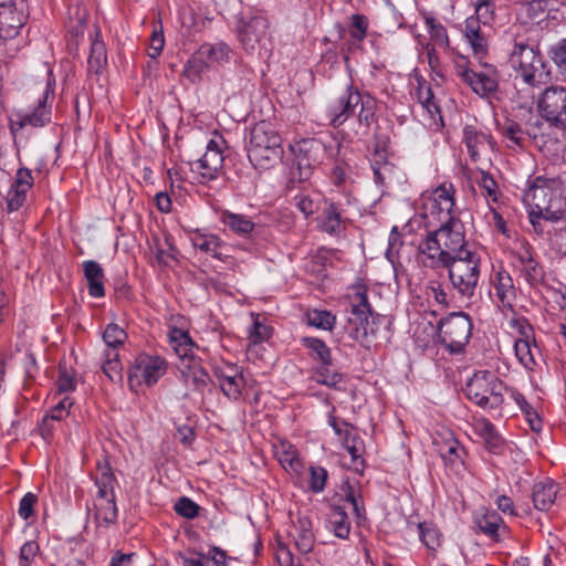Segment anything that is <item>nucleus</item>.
Returning <instances> with one entry per match:
<instances>
[{
  "instance_id": "f257e3e1",
  "label": "nucleus",
  "mask_w": 566,
  "mask_h": 566,
  "mask_svg": "<svg viewBox=\"0 0 566 566\" xmlns=\"http://www.w3.org/2000/svg\"><path fill=\"white\" fill-rule=\"evenodd\" d=\"M440 222V227L428 231L418 245L420 263L426 269L447 264L473 250L465 240L464 224L458 217H448Z\"/></svg>"
},
{
  "instance_id": "f03ea898",
  "label": "nucleus",
  "mask_w": 566,
  "mask_h": 566,
  "mask_svg": "<svg viewBox=\"0 0 566 566\" xmlns=\"http://www.w3.org/2000/svg\"><path fill=\"white\" fill-rule=\"evenodd\" d=\"M524 201L531 207L528 218L536 233H544L543 224L566 211L560 182L555 179L537 177L525 191Z\"/></svg>"
},
{
  "instance_id": "7ed1b4c3",
  "label": "nucleus",
  "mask_w": 566,
  "mask_h": 566,
  "mask_svg": "<svg viewBox=\"0 0 566 566\" xmlns=\"http://www.w3.org/2000/svg\"><path fill=\"white\" fill-rule=\"evenodd\" d=\"M247 150L255 168L269 169L282 158V138L271 124L260 122L250 130Z\"/></svg>"
},
{
  "instance_id": "20e7f679",
  "label": "nucleus",
  "mask_w": 566,
  "mask_h": 566,
  "mask_svg": "<svg viewBox=\"0 0 566 566\" xmlns=\"http://www.w3.org/2000/svg\"><path fill=\"white\" fill-rule=\"evenodd\" d=\"M481 258L475 251L465 252L453 258L443 265H436L430 270H448V276L453 290L465 298H471L476 290L480 279Z\"/></svg>"
},
{
  "instance_id": "39448f33",
  "label": "nucleus",
  "mask_w": 566,
  "mask_h": 566,
  "mask_svg": "<svg viewBox=\"0 0 566 566\" xmlns=\"http://www.w3.org/2000/svg\"><path fill=\"white\" fill-rule=\"evenodd\" d=\"M511 66L530 86H538L551 77L549 67L541 52L534 46L516 42L510 53Z\"/></svg>"
},
{
  "instance_id": "423d86ee",
  "label": "nucleus",
  "mask_w": 566,
  "mask_h": 566,
  "mask_svg": "<svg viewBox=\"0 0 566 566\" xmlns=\"http://www.w3.org/2000/svg\"><path fill=\"white\" fill-rule=\"evenodd\" d=\"M504 382L490 370H479L469 379L465 396L483 409L496 410L504 402Z\"/></svg>"
},
{
  "instance_id": "0eeeda50",
  "label": "nucleus",
  "mask_w": 566,
  "mask_h": 566,
  "mask_svg": "<svg viewBox=\"0 0 566 566\" xmlns=\"http://www.w3.org/2000/svg\"><path fill=\"white\" fill-rule=\"evenodd\" d=\"M380 319L381 317L371 311L366 292L358 291L355 295V302L352 303L348 317L347 331L349 337L361 346L369 348L377 334Z\"/></svg>"
},
{
  "instance_id": "6e6552de",
  "label": "nucleus",
  "mask_w": 566,
  "mask_h": 566,
  "mask_svg": "<svg viewBox=\"0 0 566 566\" xmlns=\"http://www.w3.org/2000/svg\"><path fill=\"white\" fill-rule=\"evenodd\" d=\"M457 76L480 96H489L497 91L499 73L494 65L480 62L474 69L465 60L455 62Z\"/></svg>"
},
{
  "instance_id": "1a4fd4ad",
  "label": "nucleus",
  "mask_w": 566,
  "mask_h": 566,
  "mask_svg": "<svg viewBox=\"0 0 566 566\" xmlns=\"http://www.w3.org/2000/svg\"><path fill=\"white\" fill-rule=\"evenodd\" d=\"M524 132L527 138L543 153H552L558 149L560 138L566 133V127H559L545 116L530 114L524 122Z\"/></svg>"
},
{
  "instance_id": "9d476101",
  "label": "nucleus",
  "mask_w": 566,
  "mask_h": 566,
  "mask_svg": "<svg viewBox=\"0 0 566 566\" xmlns=\"http://www.w3.org/2000/svg\"><path fill=\"white\" fill-rule=\"evenodd\" d=\"M472 322L464 312L451 313L439 322V338L453 354L461 353L471 337Z\"/></svg>"
},
{
  "instance_id": "9b49d317",
  "label": "nucleus",
  "mask_w": 566,
  "mask_h": 566,
  "mask_svg": "<svg viewBox=\"0 0 566 566\" xmlns=\"http://www.w3.org/2000/svg\"><path fill=\"white\" fill-rule=\"evenodd\" d=\"M167 361L157 355H138L128 370V386L138 392L143 385L151 387L167 373Z\"/></svg>"
},
{
  "instance_id": "f8f14e48",
  "label": "nucleus",
  "mask_w": 566,
  "mask_h": 566,
  "mask_svg": "<svg viewBox=\"0 0 566 566\" xmlns=\"http://www.w3.org/2000/svg\"><path fill=\"white\" fill-rule=\"evenodd\" d=\"M230 55L231 49L224 42L203 43L187 62L184 74L191 82H196L210 66L229 62Z\"/></svg>"
},
{
  "instance_id": "ddd939ff",
  "label": "nucleus",
  "mask_w": 566,
  "mask_h": 566,
  "mask_svg": "<svg viewBox=\"0 0 566 566\" xmlns=\"http://www.w3.org/2000/svg\"><path fill=\"white\" fill-rule=\"evenodd\" d=\"M237 34L243 49L254 53L256 49L265 45L269 38V20L262 11L242 15L237 23Z\"/></svg>"
},
{
  "instance_id": "4468645a",
  "label": "nucleus",
  "mask_w": 566,
  "mask_h": 566,
  "mask_svg": "<svg viewBox=\"0 0 566 566\" xmlns=\"http://www.w3.org/2000/svg\"><path fill=\"white\" fill-rule=\"evenodd\" d=\"M50 94H53V90L48 81L42 97L32 111L18 109L10 114L9 129L14 138H17L18 134L27 126L41 128L51 122V106L46 105Z\"/></svg>"
},
{
  "instance_id": "2eb2a0df",
  "label": "nucleus",
  "mask_w": 566,
  "mask_h": 566,
  "mask_svg": "<svg viewBox=\"0 0 566 566\" xmlns=\"http://www.w3.org/2000/svg\"><path fill=\"white\" fill-rule=\"evenodd\" d=\"M537 109L542 116L559 127H566V86L551 85L537 97Z\"/></svg>"
},
{
  "instance_id": "dca6fc26",
  "label": "nucleus",
  "mask_w": 566,
  "mask_h": 566,
  "mask_svg": "<svg viewBox=\"0 0 566 566\" xmlns=\"http://www.w3.org/2000/svg\"><path fill=\"white\" fill-rule=\"evenodd\" d=\"M361 94L354 85L346 86L344 92L327 105L326 119L334 128L342 126L350 116L356 114Z\"/></svg>"
},
{
  "instance_id": "f3484780",
  "label": "nucleus",
  "mask_w": 566,
  "mask_h": 566,
  "mask_svg": "<svg viewBox=\"0 0 566 566\" xmlns=\"http://www.w3.org/2000/svg\"><path fill=\"white\" fill-rule=\"evenodd\" d=\"M224 157L217 143L210 140L201 158L190 163V169L198 175V182L205 184L218 177L223 167Z\"/></svg>"
},
{
  "instance_id": "a211bd4d",
  "label": "nucleus",
  "mask_w": 566,
  "mask_h": 566,
  "mask_svg": "<svg viewBox=\"0 0 566 566\" xmlns=\"http://www.w3.org/2000/svg\"><path fill=\"white\" fill-rule=\"evenodd\" d=\"M315 221L318 231L331 237H340L347 228L348 219L339 203L325 200Z\"/></svg>"
},
{
  "instance_id": "6ab92c4d",
  "label": "nucleus",
  "mask_w": 566,
  "mask_h": 566,
  "mask_svg": "<svg viewBox=\"0 0 566 566\" xmlns=\"http://www.w3.org/2000/svg\"><path fill=\"white\" fill-rule=\"evenodd\" d=\"M33 186L32 172L28 168H20L15 174L13 184L6 196L9 212L19 210L27 201L29 190Z\"/></svg>"
},
{
  "instance_id": "aec40b11",
  "label": "nucleus",
  "mask_w": 566,
  "mask_h": 566,
  "mask_svg": "<svg viewBox=\"0 0 566 566\" xmlns=\"http://www.w3.org/2000/svg\"><path fill=\"white\" fill-rule=\"evenodd\" d=\"M292 150L296 158L308 163L312 167L321 165L326 156L325 144L316 138L300 140Z\"/></svg>"
},
{
  "instance_id": "412c9836",
  "label": "nucleus",
  "mask_w": 566,
  "mask_h": 566,
  "mask_svg": "<svg viewBox=\"0 0 566 566\" xmlns=\"http://www.w3.org/2000/svg\"><path fill=\"white\" fill-rule=\"evenodd\" d=\"M178 369L186 385H191L195 390L202 391L207 387L210 377L197 357L180 361Z\"/></svg>"
},
{
  "instance_id": "4be33fe9",
  "label": "nucleus",
  "mask_w": 566,
  "mask_h": 566,
  "mask_svg": "<svg viewBox=\"0 0 566 566\" xmlns=\"http://www.w3.org/2000/svg\"><path fill=\"white\" fill-rule=\"evenodd\" d=\"M454 188L451 184H443L433 191L431 202V214L437 213L439 221L454 217L452 214L454 208Z\"/></svg>"
},
{
  "instance_id": "5701e85b",
  "label": "nucleus",
  "mask_w": 566,
  "mask_h": 566,
  "mask_svg": "<svg viewBox=\"0 0 566 566\" xmlns=\"http://www.w3.org/2000/svg\"><path fill=\"white\" fill-rule=\"evenodd\" d=\"M463 142L471 160L476 163L480 160L481 153L491 144V137L478 130L475 127L468 125L463 128Z\"/></svg>"
},
{
  "instance_id": "b1692460",
  "label": "nucleus",
  "mask_w": 566,
  "mask_h": 566,
  "mask_svg": "<svg viewBox=\"0 0 566 566\" xmlns=\"http://www.w3.org/2000/svg\"><path fill=\"white\" fill-rule=\"evenodd\" d=\"M84 276L87 281L88 294L99 298L105 295L104 271L99 263L93 260L83 263Z\"/></svg>"
},
{
  "instance_id": "393cba45",
  "label": "nucleus",
  "mask_w": 566,
  "mask_h": 566,
  "mask_svg": "<svg viewBox=\"0 0 566 566\" xmlns=\"http://www.w3.org/2000/svg\"><path fill=\"white\" fill-rule=\"evenodd\" d=\"M464 35L471 45L474 55L483 57L489 48L488 39L474 17H470L465 20Z\"/></svg>"
},
{
  "instance_id": "a878e982",
  "label": "nucleus",
  "mask_w": 566,
  "mask_h": 566,
  "mask_svg": "<svg viewBox=\"0 0 566 566\" xmlns=\"http://www.w3.org/2000/svg\"><path fill=\"white\" fill-rule=\"evenodd\" d=\"M358 129L357 135L367 136L371 124L376 122V101L369 94H364L356 109Z\"/></svg>"
},
{
  "instance_id": "bb28decb",
  "label": "nucleus",
  "mask_w": 566,
  "mask_h": 566,
  "mask_svg": "<svg viewBox=\"0 0 566 566\" xmlns=\"http://www.w3.org/2000/svg\"><path fill=\"white\" fill-rule=\"evenodd\" d=\"M168 337L169 344L176 355L180 358V361L195 357L193 350L197 346L190 338L188 332L175 327L169 332Z\"/></svg>"
},
{
  "instance_id": "cd10ccee",
  "label": "nucleus",
  "mask_w": 566,
  "mask_h": 566,
  "mask_svg": "<svg viewBox=\"0 0 566 566\" xmlns=\"http://www.w3.org/2000/svg\"><path fill=\"white\" fill-rule=\"evenodd\" d=\"M557 485L553 481L538 482L533 486V503L539 511H547L554 504Z\"/></svg>"
},
{
  "instance_id": "c85d7f7f",
  "label": "nucleus",
  "mask_w": 566,
  "mask_h": 566,
  "mask_svg": "<svg viewBox=\"0 0 566 566\" xmlns=\"http://www.w3.org/2000/svg\"><path fill=\"white\" fill-rule=\"evenodd\" d=\"M221 222L233 233L245 237L254 230V222L247 216L223 211L220 217Z\"/></svg>"
},
{
  "instance_id": "c756f323",
  "label": "nucleus",
  "mask_w": 566,
  "mask_h": 566,
  "mask_svg": "<svg viewBox=\"0 0 566 566\" xmlns=\"http://www.w3.org/2000/svg\"><path fill=\"white\" fill-rule=\"evenodd\" d=\"M293 536L295 545L302 554H307L312 551L314 546V534L312 532V523L308 518L301 517L297 520Z\"/></svg>"
},
{
  "instance_id": "7c9ffc66",
  "label": "nucleus",
  "mask_w": 566,
  "mask_h": 566,
  "mask_svg": "<svg viewBox=\"0 0 566 566\" xmlns=\"http://www.w3.org/2000/svg\"><path fill=\"white\" fill-rule=\"evenodd\" d=\"M474 432L483 439V442L492 452H497L502 446V439L495 427L485 418L478 419L474 423Z\"/></svg>"
},
{
  "instance_id": "2f4dec72",
  "label": "nucleus",
  "mask_w": 566,
  "mask_h": 566,
  "mask_svg": "<svg viewBox=\"0 0 566 566\" xmlns=\"http://www.w3.org/2000/svg\"><path fill=\"white\" fill-rule=\"evenodd\" d=\"M517 261L525 280L530 284H536L543 279V270L528 249L525 248L517 253Z\"/></svg>"
},
{
  "instance_id": "473e14b6",
  "label": "nucleus",
  "mask_w": 566,
  "mask_h": 566,
  "mask_svg": "<svg viewBox=\"0 0 566 566\" xmlns=\"http://www.w3.org/2000/svg\"><path fill=\"white\" fill-rule=\"evenodd\" d=\"M494 291L502 306L512 310L515 300V289L512 277L507 273L500 272L496 274Z\"/></svg>"
},
{
  "instance_id": "72a5a7b5",
  "label": "nucleus",
  "mask_w": 566,
  "mask_h": 566,
  "mask_svg": "<svg viewBox=\"0 0 566 566\" xmlns=\"http://www.w3.org/2000/svg\"><path fill=\"white\" fill-rule=\"evenodd\" d=\"M543 226L544 232L553 233V241L558 251L566 254V211L552 218Z\"/></svg>"
},
{
  "instance_id": "f704fd0d",
  "label": "nucleus",
  "mask_w": 566,
  "mask_h": 566,
  "mask_svg": "<svg viewBox=\"0 0 566 566\" xmlns=\"http://www.w3.org/2000/svg\"><path fill=\"white\" fill-rule=\"evenodd\" d=\"M97 31L96 36H98ZM107 65L106 48L103 41L98 38L92 40L90 55L87 59V69L90 73L99 75Z\"/></svg>"
},
{
  "instance_id": "c9c22d12",
  "label": "nucleus",
  "mask_w": 566,
  "mask_h": 566,
  "mask_svg": "<svg viewBox=\"0 0 566 566\" xmlns=\"http://www.w3.org/2000/svg\"><path fill=\"white\" fill-rule=\"evenodd\" d=\"M190 241L193 248L213 258L221 259L219 251L221 241L217 235L196 231L191 233Z\"/></svg>"
},
{
  "instance_id": "e433bc0d",
  "label": "nucleus",
  "mask_w": 566,
  "mask_h": 566,
  "mask_svg": "<svg viewBox=\"0 0 566 566\" xmlns=\"http://www.w3.org/2000/svg\"><path fill=\"white\" fill-rule=\"evenodd\" d=\"M301 342L308 349L310 357L318 365L333 363L331 349L322 339L303 337Z\"/></svg>"
},
{
  "instance_id": "4c0bfd02",
  "label": "nucleus",
  "mask_w": 566,
  "mask_h": 566,
  "mask_svg": "<svg viewBox=\"0 0 566 566\" xmlns=\"http://www.w3.org/2000/svg\"><path fill=\"white\" fill-rule=\"evenodd\" d=\"M326 199L319 193H298L293 197V205L304 214L305 218L317 214Z\"/></svg>"
},
{
  "instance_id": "58836bf2",
  "label": "nucleus",
  "mask_w": 566,
  "mask_h": 566,
  "mask_svg": "<svg viewBox=\"0 0 566 566\" xmlns=\"http://www.w3.org/2000/svg\"><path fill=\"white\" fill-rule=\"evenodd\" d=\"M277 460L285 470L300 473L303 464L294 446L282 442L276 450Z\"/></svg>"
},
{
  "instance_id": "ea45409f",
  "label": "nucleus",
  "mask_w": 566,
  "mask_h": 566,
  "mask_svg": "<svg viewBox=\"0 0 566 566\" xmlns=\"http://www.w3.org/2000/svg\"><path fill=\"white\" fill-rule=\"evenodd\" d=\"M95 517L99 524L109 526L117 520V506L115 503V496H111L109 500H99L95 502Z\"/></svg>"
},
{
  "instance_id": "a19ab883",
  "label": "nucleus",
  "mask_w": 566,
  "mask_h": 566,
  "mask_svg": "<svg viewBox=\"0 0 566 566\" xmlns=\"http://www.w3.org/2000/svg\"><path fill=\"white\" fill-rule=\"evenodd\" d=\"M219 386L222 392L232 400H238L244 384L243 377L239 375H218Z\"/></svg>"
},
{
  "instance_id": "79ce46f5",
  "label": "nucleus",
  "mask_w": 566,
  "mask_h": 566,
  "mask_svg": "<svg viewBox=\"0 0 566 566\" xmlns=\"http://www.w3.org/2000/svg\"><path fill=\"white\" fill-rule=\"evenodd\" d=\"M332 364H321L316 368V381L334 389H342L343 375L332 369Z\"/></svg>"
},
{
  "instance_id": "37998d69",
  "label": "nucleus",
  "mask_w": 566,
  "mask_h": 566,
  "mask_svg": "<svg viewBox=\"0 0 566 566\" xmlns=\"http://www.w3.org/2000/svg\"><path fill=\"white\" fill-rule=\"evenodd\" d=\"M329 522L337 537H348L350 532V523L345 510L342 506H333Z\"/></svg>"
},
{
  "instance_id": "c03bdc74",
  "label": "nucleus",
  "mask_w": 566,
  "mask_h": 566,
  "mask_svg": "<svg viewBox=\"0 0 566 566\" xmlns=\"http://www.w3.org/2000/svg\"><path fill=\"white\" fill-rule=\"evenodd\" d=\"M127 338V334L115 323H109L104 333H103V339L108 347L107 350L116 352V349L122 346Z\"/></svg>"
},
{
  "instance_id": "a18cd8bd",
  "label": "nucleus",
  "mask_w": 566,
  "mask_h": 566,
  "mask_svg": "<svg viewBox=\"0 0 566 566\" xmlns=\"http://www.w3.org/2000/svg\"><path fill=\"white\" fill-rule=\"evenodd\" d=\"M122 369L118 353L106 350L105 359L102 364L103 373L109 378V380L115 382L123 379Z\"/></svg>"
},
{
  "instance_id": "49530a36",
  "label": "nucleus",
  "mask_w": 566,
  "mask_h": 566,
  "mask_svg": "<svg viewBox=\"0 0 566 566\" xmlns=\"http://www.w3.org/2000/svg\"><path fill=\"white\" fill-rule=\"evenodd\" d=\"M306 317L308 325L327 331H331L336 323V317L325 310L308 311Z\"/></svg>"
},
{
  "instance_id": "de8ad7c7",
  "label": "nucleus",
  "mask_w": 566,
  "mask_h": 566,
  "mask_svg": "<svg viewBox=\"0 0 566 566\" xmlns=\"http://www.w3.org/2000/svg\"><path fill=\"white\" fill-rule=\"evenodd\" d=\"M547 0H532L522 4V11L526 15L527 22H539L547 10Z\"/></svg>"
},
{
  "instance_id": "09e8293b",
  "label": "nucleus",
  "mask_w": 566,
  "mask_h": 566,
  "mask_svg": "<svg viewBox=\"0 0 566 566\" xmlns=\"http://www.w3.org/2000/svg\"><path fill=\"white\" fill-rule=\"evenodd\" d=\"M495 0H476L474 19L483 25L491 24L495 17Z\"/></svg>"
},
{
  "instance_id": "8fccbe9b",
  "label": "nucleus",
  "mask_w": 566,
  "mask_h": 566,
  "mask_svg": "<svg viewBox=\"0 0 566 566\" xmlns=\"http://www.w3.org/2000/svg\"><path fill=\"white\" fill-rule=\"evenodd\" d=\"M501 130L507 140L520 147L524 145L527 137L526 132H524V123L518 124L515 122H509L501 128Z\"/></svg>"
},
{
  "instance_id": "3c124183",
  "label": "nucleus",
  "mask_w": 566,
  "mask_h": 566,
  "mask_svg": "<svg viewBox=\"0 0 566 566\" xmlns=\"http://www.w3.org/2000/svg\"><path fill=\"white\" fill-rule=\"evenodd\" d=\"M308 472V489L314 493L323 492L328 478L327 470L319 465H311Z\"/></svg>"
},
{
  "instance_id": "603ef678",
  "label": "nucleus",
  "mask_w": 566,
  "mask_h": 566,
  "mask_svg": "<svg viewBox=\"0 0 566 566\" xmlns=\"http://www.w3.org/2000/svg\"><path fill=\"white\" fill-rule=\"evenodd\" d=\"M417 95L419 103L430 114L432 118L434 117L436 114L440 113L439 106L434 101V95L430 86L419 85Z\"/></svg>"
},
{
  "instance_id": "864d4df0",
  "label": "nucleus",
  "mask_w": 566,
  "mask_h": 566,
  "mask_svg": "<svg viewBox=\"0 0 566 566\" xmlns=\"http://www.w3.org/2000/svg\"><path fill=\"white\" fill-rule=\"evenodd\" d=\"M313 168L308 163L302 161L295 157V160L291 167L290 180L292 182H304L312 176Z\"/></svg>"
},
{
  "instance_id": "5fc2aeb1",
  "label": "nucleus",
  "mask_w": 566,
  "mask_h": 566,
  "mask_svg": "<svg viewBox=\"0 0 566 566\" xmlns=\"http://www.w3.org/2000/svg\"><path fill=\"white\" fill-rule=\"evenodd\" d=\"M75 17H70L67 22V31L73 38L82 36L84 34L86 14L84 9L76 6L74 8Z\"/></svg>"
},
{
  "instance_id": "6e6d98bb",
  "label": "nucleus",
  "mask_w": 566,
  "mask_h": 566,
  "mask_svg": "<svg viewBox=\"0 0 566 566\" xmlns=\"http://www.w3.org/2000/svg\"><path fill=\"white\" fill-rule=\"evenodd\" d=\"M515 355L525 368H532L535 363L532 346L527 339H517L514 344Z\"/></svg>"
},
{
  "instance_id": "4d7b16f0",
  "label": "nucleus",
  "mask_w": 566,
  "mask_h": 566,
  "mask_svg": "<svg viewBox=\"0 0 566 566\" xmlns=\"http://www.w3.org/2000/svg\"><path fill=\"white\" fill-rule=\"evenodd\" d=\"M501 522L502 520L497 514L491 513L479 518L478 526L484 534L491 537H496Z\"/></svg>"
},
{
  "instance_id": "13d9d810",
  "label": "nucleus",
  "mask_w": 566,
  "mask_h": 566,
  "mask_svg": "<svg viewBox=\"0 0 566 566\" xmlns=\"http://www.w3.org/2000/svg\"><path fill=\"white\" fill-rule=\"evenodd\" d=\"M419 536L422 543L430 549L440 546V533L434 527L428 526L426 523L418 525Z\"/></svg>"
},
{
  "instance_id": "bf43d9fd",
  "label": "nucleus",
  "mask_w": 566,
  "mask_h": 566,
  "mask_svg": "<svg viewBox=\"0 0 566 566\" xmlns=\"http://www.w3.org/2000/svg\"><path fill=\"white\" fill-rule=\"evenodd\" d=\"M200 506L189 497L182 496L175 503V511L186 518H195L199 514Z\"/></svg>"
},
{
  "instance_id": "052dcab7",
  "label": "nucleus",
  "mask_w": 566,
  "mask_h": 566,
  "mask_svg": "<svg viewBox=\"0 0 566 566\" xmlns=\"http://www.w3.org/2000/svg\"><path fill=\"white\" fill-rule=\"evenodd\" d=\"M552 60L557 66L558 72L566 81V39H563L551 50Z\"/></svg>"
},
{
  "instance_id": "680f3d73",
  "label": "nucleus",
  "mask_w": 566,
  "mask_h": 566,
  "mask_svg": "<svg viewBox=\"0 0 566 566\" xmlns=\"http://www.w3.org/2000/svg\"><path fill=\"white\" fill-rule=\"evenodd\" d=\"M40 552V546L35 541L24 543L20 548L19 566H31Z\"/></svg>"
},
{
  "instance_id": "e2e57ef3",
  "label": "nucleus",
  "mask_w": 566,
  "mask_h": 566,
  "mask_svg": "<svg viewBox=\"0 0 566 566\" xmlns=\"http://www.w3.org/2000/svg\"><path fill=\"white\" fill-rule=\"evenodd\" d=\"M368 20L363 14H353L350 18L349 33L353 39L361 41L367 33Z\"/></svg>"
},
{
  "instance_id": "0e129e2a",
  "label": "nucleus",
  "mask_w": 566,
  "mask_h": 566,
  "mask_svg": "<svg viewBox=\"0 0 566 566\" xmlns=\"http://www.w3.org/2000/svg\"><path fill=\"white\" fill-rule=\"evenodd\" d=\"M73 405L72 400L69 397L63 398L51 411L49 417L44 419V424L42 427L43 434L46 432V422L48 420H56L60 421L67 413V409Z\"/></svg>"
},
{
  "instance_id": "69168bd1",
  "label": "nucleus",
  "mask_w": 566,
  "mask_h": 566,
  "mask_svg": "<svg viewBox=\"0 0 566 566\" xmlns=\"http://www.w3.org/2000/svg\"><path fill=\"white\" fill-rule=\"evenodd\" d=\"M249 337L253 344L264 342L270 337V328L261 323L256 317L249 331Z\"/></svg>"
},
{
  "instance_id": "338daca9",
  "label": "nucleus",
  "mask_w": 566,
  "mask_h": 566,
  "mask_svg": "<svg viewBox=\"0 0 566 566\" xmlns=\"http://www.w3.org/2000/svg\"><path fill=\"white\" fill-rule=\"evenodd\" d=\"M443 460L447 463L453 464L455 460L461 459L462 448L457 440H450L446 443L444 449L440 450Z\"/></svg>"
},
{
  "instance_id": "774afa93",
  "label": "nucleus",
  "mask_w": 566,
  "mask_h": 566,
  "mask_svg": "<svg viewBox=\"0 0 566 566\" xmlns=\"http://www.w3.org/2000/svg\"><path fill=\"white\" fill-rule=\"evenodd\" d=\"M38 502L35 494L29 492L20 501L18 513L21 518L28 520L33 514L34 504Z\"/></svg>"
}]
</instances>
